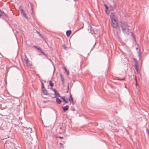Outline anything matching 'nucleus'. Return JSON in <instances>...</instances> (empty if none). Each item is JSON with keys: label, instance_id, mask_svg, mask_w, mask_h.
<instances>
[{"label": "nucleus", "instance_id": "34", "mask_svg": "<svg viewBox=\"0 0 149 149\" xmlns=\"http://www.w3.org/2000/svg\"><path fill=\"white\" fill-rule=\"evenodd\" d=\"M95 44H96V42L95 43V44L93 46V47H94L95 45Z\"/></svg>", "mask_w": 149, "mask_h": 149}, {"label": "nucleus", "instance_id": "8", "mask_svg": "<svg viewBox=\"0 0 149 149\" xmlns=\"http://www.w3.org/2000/svg\"><path fill=\"white\" fill-rule=\"evenodd\" d=\"M138 64L137 62H136L135 64V65L134 67L135 69L138 72Z\"/></svg>", "mask_w": 149, "mask_h": 149}, {"label": "nucleus", "instance_id": "36", "mask_svg": "<svg viewBox=\"0 0 149 149\" xmlns=\"http://www.w3.org/2000/svg\"><path fill=\"white\" fill-rule=\"evenodd\" d=\"M136 49H138V48H136Z\"/></svg>", "mask_w": 149, "mask_h": 149}, {"label": "nucleus", "instance_id": "35", "mask_svg": "<svg viewBox=\"0 0 149 149\" xmlns=\"http://www.w3.org/2000/svg\"><path fill=\"white\" fill-rule=\"evenodd\" d=\"M74 1H76V0H74Z\"/></svg>", "mask_w": 149, "mask_h": 149}, {"label": "nucleus", "instance_id": "11", "mask_svg": "<svg viewBox=\"0 0 149 149\" xmlns=\"http://www.w3.org/2000/svg\"><path fill=\"white\" fill-rule=\"evenodd\" d=\"M56 98V101L57 103L58 104H60L61 103V100L58 98Z\"/></svg>", "mask_w": 149, "mask_h": 149}, {"label": "nucleus", "instance_id": "27", "mask_svg": "<svg viewBox=\"0 0 149 149\" xmlns=\"http://www.w3.org/2000/svg\"><path fill=\"white\" fill-rule=\"evenodd\" d=\"M69 85H68V90L67 91V93H68V90L69 89Z\"/></svg>", "mask_w": 149, "mask_h": 149}, {"label": "nucleus", "instance_id": "20", "mask_svg": "<svg viewBox=\"0 0 149 149\" xmlns=\"http://www.w3.org/2000/svg\"><path fill=\"white\" fill-rule=\"evenodd\" d=\"M42 88H44V85L43 82H42Z\"/></svg>", "mask_w": 149, "mask_h": 149}, {"label": "nucleus", "instance_id": "22", "mask_svg": "<svg viewBox=\"0 0 149 149\" xmlns=\"http://www.w3.org/2000/svg\"><path fill=\"white\" fill-rule=\"evenodd\" d=\"M104 6H105V8H106V10H107L108 9V6L105 4H104Z\"/></svg>", "mask_w": 149, "mask_h": 149}, {"label": "nucleus", "instance_id": "13", "mask_svg": "<svg viewBox=\"0 0 149 149\" xmlns=\"http://www.w3.org/2000/svg\"><path fill=\"white\" fill-rule=\"evenodd\" d=\"M55 96H54V98H57V97H60V94L57 92H56V93H55Z\"/></svg>", "mask_w": 149, "mask_h": 149}, {"label": "nucleus", "instance_id": "17", "mask_svg": "<svg viewBox=\"0 0 149 149\" xmlns=\"http://www.w3.org/2000/svg\"><path fill=\"white\" fill-rule=\"evenodd\" d=\"M36 32L38 33V34L39 35V36H40L42 38H43L42 35V34H41L39 32H38L37 31H36Z\"/></svg>", "mask_w": 149, "mask_h": 149}, {"label": "nucleus", "instance_id": "19", "mask_svg": "<svg viewBox=\"0 0 149 149\" xmlns=\"http://www.w3.org/2000/svg\"><path fill=\"white\" fill-rule=\"evenodd\" d=\"M19 9L21 10V12L22 11V10H23L22 8V6H20L19 7Z\"/></svg>", "mask_w": 149, "mask_h": 149}, {"label": "nucleus", "instance_id": "14", "mask_svg": "<svg viewBox=\"0 0 149 149\" xmlns=\"http://www.w3.org/2000/svg\"><path fill=\"white\" fill-rule=\"evenodd\" d=\"M49 85L51 86V88H52V86H54V84L51 81H50L49 82Z\"/></svg>", "mask_w": 149, "mask_h": 149}, {"label": "nucleus", "instance_id": "30", "mask_svg": "<svg viewBox=\"0 0 149 149\" xmlns=\"http://www.w3.org/2000/svg\"><path fill=\"white\" fill-rule=\"evenodd\" d=\"M125 80L124 78H123V79H120V80Z\"/></svg>", "mask_w": 149, "mask_h": 149}, {"label": "nucleus", "instance_id": "23", "mask_svg": "<svg viewBox=\"0 0 149 149\" xmlns=\"http://www.w3.org/2000/svg\"><path fill=\"white\" fill-rule=\"evenodd\" d=\"M53 91L55 93H56V92H57V91L55 89H54Z\"/></svg>", "mask_w": 149, "mask_h": 149}, {"label": "nucleus", "instance_id": "16", "mask_svg": "<svg viewBox=\"0 0 149 149\" xmlns=\"http://www.w3.org/2000/svg\"><path fill=\"white\" fill-rule=\"evenodd\" d=\"M64 69L65 72L66 73L67 75H68L69 74V71L68 70H67V69L65 67H64Z\"/></svg>", "mask_w": 149, "mask_h": 149}, {"label": "nucleus", "instance_id": "2", "mask_svg": "<svg viewBox=\"0 0 149 149\" xmlns=\"http://www.w3.org/2000/svg\"><path fill=\"white\" fill-rule=\"evenodd\" d=\"M110 18L111 21H118V16L114 13H111Z\"/></svg>", "mask_w": 149, "mask_h": 149}, {"label": "nucleus", "instance_id": "3", "mask_svg": "<svg viewBox=\"0 0 149 149\" xmlns=\"http://www.w3.org/2000/svg\"><path fill=\"white\" fill-rule=\"evenodd\" d=\"M111 26L113 28L116 29L118 26V21H111Z\"/></svg>", "mask_w": 149, "mask_h": 149}, {"label": "nucleus", "instance_id": "6", "mask_svg": "<svg viewBox=\"0 0 149 149\" xmlns=\"http://www.w3.org/2000/svg\"><path fill=\"white\" fill-rule=\"evenodd\" d=\"M21 13L22 15L26 17V19H27V17L26 16V14L24 13L23 10H22V11L21 12Z\"/></svg>", "mask_w": 149, "mask_h": 149}, {"label": "nucleus", "instance_id": "15", "mask_svg": "<svg viewBox=\"0 0 149 149\" xmlns=\"http://www.w3.org/2000/svg\"><path fill=\"white\" fill-rule=\"evenodd\" d=\"M61 98L63 100V101L66 103H67L68 102L67 101H66L65 98V97H61Z\"/></svg>", "mask_w": 149, "mask_h": 149}, {"label": "nucleus", "instance_id": "4", "mask_svg": "<svg viewBox=\"0 0 149 149\" xmlns=\"http://www.w3.org/2000/svg\"><path fill=\"white\" fill-rule=\"evenodd\" d=\"M68 100L70 102V103L72 104V105H73L74 104V103L73 100V98H72L71 94L70 95V97L68 98Z\"/></svg>", "mask_w": 149, "mask_h": 149}, {"label": "nucleus", "instance_id": "12", "mask_svg": "<svg viewBox=\"0 0 149 149\" xmlns=\"http://www.w3.org/2000/svg\"><path fill=\"white\" fill-rule=\"evenodd\" d=\"M60 77H61V79L62 82V83H63L64 82V77L62 76L61 74H60Z\"/></svg>", "mask_w": 149, "mask_h": 149}, {"label": "nucleus", "instance_id": "32", "mask_svg": "<svg viewBox=\"0 0 149 149\" xmlns=\"http://www.w3.org/2000/svg\"><path fill=\"white\" fill-rule=\"evenodd\" d=\"M135 81H136V82H137V79H136V80H135Z\"/></svg>", "mask_w": 149, "mask_h": 149}, {"label": "nucleus", "instance_id": "28", "mask_svg": "<svg viewBox=\"0 0 149 149\" xmlns=\"http://www.w3.org/2000/svg\"><path fill=\"white\" fill-rule=\"evenodd\" d=\"M58 138H59L61 139H63V137H61V136H59V137H58Z\"/></svg>", "mask_w": 149, "mask_h": 149}, {"label": "nucleus", "instance_id": "29", "mask_svg": "<svg viewBox=\"0 0 149 149\" xmlns=\"http://www.w3.org/2000/svg\"><path fill=\"white\" fill-rule=\"evenodd\" d=\"M34 47L36 48H37L38 47L37 46H34Z\"/></svg>", "mask_w": 149, "mask_h": 149}, {"label": "nucleus", "instance_id": "33", "mask_svg": "<svg viewBox=\"0 0 149 149\" xmlns=\"http://www.w3.org/2000/svg\"><path fill=\"white\" fill-rule=\"evenodd\" d=\"M135 80H136V76H135Z\"/></svg>", "mask_w": 149, "mask_h": 149}, {"label": "nucleus", "instance_id": "7", "mask_svg": "<svg viewBox=\"0 0 149 149\" xmlns=\"http://www.w3.org/2000/svg\"><path fill=\"white\" fill-rule=\"evenodd\" d=\"M63 109L64 111H65L67 110L69 108V106L68 105H66L65 106L63 107Z\"/></svg>", "mask_w": 149, "mask_h": 149}, {"label": "nucleus", "instance_id": "18", "mask_svg": "<svg viewBox=\"0 0 149 149\" xmlns=\"http://www.w3.org/2000/svg\"><path fill=\"white\" fill-rule=\"evenodd\" d=\"M25 61L26 63H28L29 60L26 57L25 59Z\"/></svg>", "mask_w": 149, "mask_h": 149}, {"label": "nucleus", "instance_id": "5", "mask_svg": "<svg viewBox=\"0 0 149 149\" xmlns=\"http://www.w3.org/2000/svg\"><path fill=\"white\" fill-rule=\"evenodd\" d=\"M43 94L45 95H47V90L45 88L42 89Z\"/></svg>", "mask_w": 149, "mask_h": 149}, {"label": "nucleus", "instance_id": "21", "mask_svg": "<svg viewBox=\"0 0 149 149\" xmlns=\"http://www.w3.org/2000/svg\"><path fill=\"white\" fill-rule=\"evenodd\" d=\"M40 52H41L42 54H43L44 55H45V54L43 52L41 49V50H40Z\"/></svg>", "mask_w": 149, "mask_h": 149}, {"label": "nucleus", "instance_id": "25", "mask_svg": "<svg viewBox=\"0 0 149 149\" xmlns=\"http://www.w3.org/2000/svg\"><path fill=\"white\" fill-rule=\"evenodd\" d=\"M37 49L38 50H41V48L40 47H38L37 48Z\"/></svg>", "mask_w": 149, "mask_h": 149}, {"label": "nucleus", "instance_id": "24", "mask_svg": "<svg viewBox=\"0 0 149 149\" xmlns=\"http://www.w3.org/2000/svg\"><path fill=\"white\" fill-rule=\"evenodd\" d=\"M63 48L64 49H65L66 48V47L64 45L63 46Z\"/></svg>", "mask_w": 149, "mask_h": 149}, {"label": "nucleus", "instance_id": "9", "mask_svg": "<svg viewBox=\"0 0 149 149\" xmlns=\"http://www.w3.org/2000/svg\"><path fill=\"white\" fill-rule=\"evenodd\" d=\"M113 31L115 34L116 33V35L117 36H118V34L120 32V31L119 29H118V30L117 31H116L115 30H113Z\"/></svg>", "mask_w": 149, "mask_h": 149}, {"label": "nucleus", "instance_id": "26", "mask_svg": "<svg viewBox=\"0 0 149 149\" xmlns=\"http://www.w3.org/2000/svg\"><path fill=\"white\" fill-rule=\"evenodd\" d=\"M146 131L148 132V134H149V130L148 129H147Z\"/></svg>", "mask_w": 149, "mask_h": 149}, {"label": "nucleus", "instance_id": "37", "mask_svg": "<svg viewBox=\"0 0 149 149\" xmlns=\"http://www.w3.org/2000/svg\"><path fill=\"white\" fill-rule=\"evenodd\" d=\"M1 16V15L0 14V17Z\"/></svg>", "mask_w": 149, "mask_h": 149}, {"label": "nucleus", "instance_id": "1", "mask_svg": "<svg viewBox=\"0 0 149 149\" xmlns=\"http://www.w3.org/2000/svg\"><path fill=\"white\" fill-rule=\"evenodd\" d=\"M120 26L123 32L125 34L128 35L129 34V26L125 22H121Z\"/></svg>", "mask_w": 149, "mask_h": 149}, {"label": "nucleus", "instance_id": "10", "mask_svg": "<svg viewBox=\"0 0 149 149\" xmlns=\"http://www.w3.org/2000/svg\"><path fill=\"white\" fill-rule=\"evenodd\" d=\"M71 32V31L70 30H68L66 32L67 36H70Z\"/></svg>", "mask_w": 149, "mask_h": 149}, {"label": "nucleus", "instance_id": "31", "mask_svg": "<svg viewBox=\"0 0 149 149\" xmlns=\"http://www.w3.org/2000/svg\"><path fill=\"white\" fill-rule=\"evenodd\" d=\"M136 84V86H137V82H136V84Z\"/></svg>", "mask_w": 149, "mask_h": 149}]
</instances>
